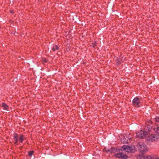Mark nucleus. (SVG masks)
Segmentation results:
<instances>
[{
    "label": "nucleus",
    "instance_id": "obj_1",
    "mask_svg": "<svg viewBox=\"0 0 159 159\" xmlns=\"http://www.w3.org/2000/svg\"><path fill=\"white\" fill-rule=\"evenodd\" d=\"M121 150L128 152H134L136 151V148L132 145H124L121 147Z\"/></svg>",
    "mask_w": 159,
    "mask_h": 159
},
{
    "label": "nucleus",
    "instance_id": "obj_2",
    "mask_svg": "<svg viewBox=\"0 0 159 159\" xmlns=\"http://www.w3.org/2000/svg\"><path fill=\"white\" fill-rule=\"evenodd\" d=\"M137 147L140 152L144 153L148 150L146 145L143 142H139L137 144Z\"/></svg>",
    "mask_w": 159,
    "mask_h": 159
},
{
    "label": "nucleus",
    "instance_id": "obj_3",
    "mask_svg": "<svg viewBox=\"0 0 159 159\" xmlns=\"http://www.w3.org/2000/svg\"><path fill=\"white\" fill-rule=\"evenodd\" d=\"M132 104L134 106L139 107L140 100L138 97L135 98L132 101Z\"/></svg>",
    "mask_w": 159,
    "mask_h": 159
},
{
    "label": "nucleus",
    "instance_id": "obj_4",
    "mask_svg": "<svg viewBox=\"0 0 159 159\" xmlns=\"http://www.w3.org/2000/svg\"><path fill=\"white\" fill-rule=\"evenodd\" d=\"M145 159H159V157L154 155L152 157L150 156L144 155Z\"/></svg>",
    "mask_w": 159,
    "mask_h": 159
},
{
    "label": "nucleus",
    "instance_id": "obj_5",
    "mask_svg": "<svg viewBox=\"0 0 159 159\" xmlns=\"http://www.w3.org/2000/svg\"><path fill=\"white\" fill-rule=\"evenodd\" d=\"M156 139L155 135L154 134H152L150 135L148 138L149 141H155Z\"/></svg>",
    "mask_w": 159,
    "mask_h": 159
},
{
    "label": "nucleus",
    "instance_id": "obj_6",
    "mask_svg": "<svg viewBox=\"0 0 159 159\" xmlns=\"http://www.w3.org/2000/svg\"><path fill=\"white\" fill-rule=\"evenodd\" d=\"M143 133V131L141 130L138 131L136 133V136L137 137L141 139V133Z\"/></svg>",
    "mask_w": 159,
    "mask_h": 159
},
{
    "label": "nucleus",
    "instance_id": "obj_7",
    "mask_svg": "<svg viewBox=\"0 0 159 159\" xmlns=\"http://www.w3.org/2000/svg\"><path fill=\"white\" fill-rule=\"evenodd\" d=\"M2 107L4 110H8V107L6 104L5 103H2Z\"/></svg>",
    "mask_w": 159,
    "mask_h": 159
},
{
    "label": "nucleus",
    "instance_id": "obj_8",
    "mask_svg": "<svg viewBox=\"0 0 159 159\" xmlns=\"http://www.w3.org/2000/svg\"><path fill=\"white\" fill-rule=\"evenodd\" d=\"M18 137L16 134H15L14 135V140L15 141V144H17L18 142Z\"/></svg>",
    "mask_w": 159,
    "mask_h": 159
},
{
    "label": "nucleus",
    "instance_id": "obj_9",
    "mask_svg": "<svg viewBox=\"0 0 159 159\" xmlns=\"http://www.w3.org/2000/svg\"><path fill=\"white\" fill-rule=\"evenodd\" d=\"M141 139H144L145 138L147 134V132L145 131H143V133H141Z\"/></svg>",
    "mask_w": 159,
    "mask_h": 159
},
{
    "label": "nucleus",
    "instance_id": "obj_10",
    "mask_svg": "<svg viewBox=\"0 0 159 159\" xmlns=\"http://www.w3.org/2000/svg\"><path fill=\"white\" fill-rule=\"evenodd\" d=\"M154 130L156 134L158 135L159 136V126H157L155 128Z\"/></svg>",
    "mask_w": 159,
    "mask_h": 159
},
{
    "label": "nucleus",
    "instance_id": "obj_11",
    "mask_svg": "<svg viewBox=\"0 0 159 159\" xmlns=\"http://www.w3.org/2000/svg\"><path fill=\"white\" fill-rule=\"evenodd\" d=\"M59 48L57 45H56L53 46L52 48V49L53 51H55L58 50Z\"/></svg>",
    "mask_w": 159,
    "mask_h": 159
},
{
    "label": "nucleus",
    "instance_id": "obj_12",
    "mask_svg": "<svg viewBox=\"0 0 159 159\" xmlns=\"http://www.w3.org/2000/svg\"><path fill=\"white\" fill-rule=\"evenodd\" d=\"M24 136L23 135H20V136L19 141L20 143H22L24 139Z\"/></svg>",
    "mask_w": 159,
    "mask_h": 159
},
{
    "label": "nucleus",
    "instance_id": "obj_13",
    "mask_svg": "<svg viewBox=\"0 0 159 159\" xmlns=\"http://www.w3.org/2000/svg\"><path fill=\"white\" fill-rule=\"evenodd\" d=\"M137 159H145L144 156L139 155L137 156Z\"/></svg>",
    "mask_w": 159,
    "mask_h": 159
},
{
    "label": "nucleus",
    "instance_id": "obj_14",
    "mask_svg": "<svg viewBox=\"0 0 159 159\" xmlns=\"http://www.w3.org/2000/svg\"><path fill=\"white\" fill-rule=\"evenodd\" d=\"M152 129V127L150 125H147L145 127V129L146 130H147L148 129L149 131L150 130H151Z\"/></svg>",
    "mask_w": 159,
    "mask_h": 159
},
{
    "label": "nucleus",
    "instance_id": "obj_15",
    "mask_svg": "<svg viewBox=\"0 0 159 159\" xmlns=\"http://www.w3.org/2000/svg\"><path fill=\"white\" fill-rule=\"evenodd\" d=\"M121 158L123 159H127L128 158L127 156L124 153H121Z\"/></svg>",
    "mask_w": 159,
    "mask_h": 159
},
{
    "label": "nucleus",
    "instance_id": "obj_16",
    "mask_svg": "<svg viewBox=\"0 0 159 159\" xmlns=\"http://www.w3.org/2000/svg\"><path fill=\"white\" fill-rule=\"evenodd\" d=\"M104 151L106 152H112V151L111 150V148L109 149H107L106 148H105L104 149Z\"/></svg>",
    "mask_w": 159,
    "mask_h": 159
},
{
    "label": "nucleus",
    "instance_id": "obj_17",
    "mask_svg": "<svg viewBox=\"0 0 159 159\" xmlns=\"http://www.w3.org/2000/svg\"><path fill=\"white\" fill-rule=\"evenodd\" d=\"M121 142H122L123 143H127L128 140L126 139L125 138H124L123 139H121Z\"/></svg>",
    "mask_w": 159,
    "mask_h": 159
},
{
    "label": "nucleus",
    "instance_id": "obj_18",
    "mask_svg": "<svg viewBox=\"0 0 159 159\" xmlns=\"http://www.w3.org/2000/svg\"><path fill=\"white\" fill-rule=\"evenodd\" d=\"M121 153H118L117 154V155L116 156L119 158H121Z\"/></svg>",
    "mask_w": 159,
    "mask_h": 159
},
{
    "label": "nucleus",
    "instance_id": "obj_19",
    "mask_svg": "<svg viewBox=\"0 0 159 159\" xmlns=\"http://www.w3.org/2000/svg\"><path fill=\"white\" fill-rule=\"evenodd\" d=\"M111 149L112 151V152H115L116 151V149L114 148H111Z\"/></svg>",
    "mask_w": 159,
    "mask_h": 159
},
{
    "label": "nucleus",
    "instance_id": "obj_20",
    "mask_svg": "<svg viewBox=\"0 0 159 159\" xmlns=\"http://www.w3.org/2000/svg\"><path fill=\"white\" fill-rule=\"evenodd\" d=\"M155 120L156 122H159V116L156 118Z\"/></svg>",
    "mask_w": 159,
    "mask_h": 159
},
{
    "label": "nucleus",
    "instance_id": "obj_21",
    "mask_svg": "<svg viewBox=\"0 0 159 159\" xmlns=\"http://www.w3.org/2000/svg\"><path fill=\"white\" fill-rule=\"evenodd\" d=\"M42 61L44 63H46L47 61L46 59L44 58L43 59Z\"/></svg>",
    "mask_w": 159,
    "mask_h": 159
},
{
    "label": "nucleus",
    "instance_id": "obj_22",
    "mask_svg": "<svg viewBox=\"0 0 159 159\" xmlns=\"http://www.w3.org/2000/svg\"><path fill=\"white\" fill-rule=\"evenodd\" d=\"M34 151H30V156L33 154Z\"/></svg>",
    "mask_w": 159,
    "mask_h": 159
},
{
    "label": "nucleus",
    "instance_id": "obj_23",
    "mask_svg": "<svg viewBox=\"0 0 159 159\" xmlns=\"http://www.w3.org/2000/svg\"><path fill=\"white\" fill-rule=\"evenodd\" d=\"M10 12L11 13H13V12H14V11H13V10H10Z\"/></svg>",
    "mask_w": 159,
    "mask_h": 159
},
{
    "label": "nucleus",
    "instance_id": "obj_24",
    "mask_svg": "<svg viewBox=\"0 0 159 159\" xmlns=\"http://www.w3.org/2000/svg\"><path fill=\"white\" fill-rule=\"evenodd\" d=\"M28 155L29 156H30V151L28 152Z\"/></svg>",
    "mask_w": 159,
    "mask_h": 159
}]
</instances>
